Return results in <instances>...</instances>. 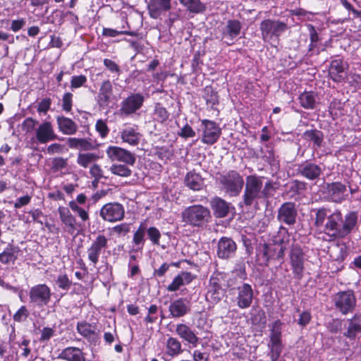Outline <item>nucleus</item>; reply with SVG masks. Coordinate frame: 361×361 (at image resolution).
<instances>
[{
  "mask_svg": "<svg viewBox=\"0 0 361 361\" xmlns=\"http://www.w3.org/2000/svg\"><path fill=\"white\" fill-rule=\"evenodd\" d=\"M153 116L156 121L164 123L168 121L170 114L160 103H157L154 106Z\"/></svg>",
  "mask_w": 361,
  "mask_h": 361,
  "instance_id": "c03bdc74",
  "label": "nucleus"
},
{
  "mask_svg": "<svg viewBox=\"0 0 361 361\" xmlns=\"http://www.w3.org/2000/svg\"><path fill=\"white\" fill-rule=\"evenodd\" d=\"M237 245L232 238L222 237L218 242L217 256L221 259H227L235 255Z\"/></svg>",
  "mask_w": 361,
  "mask_h": 361,
  "instance_id": "aec40b11",
  "label": "nucleus"
},
{
  "mask_svg": "<svg viewBox=\"0 0 361 361\" xmlns=\"http://www.w3.org/2000/svg\"><path fill=\"white\" fill-rule=\"evenodd\" d=\"M326 188L329 198L334 202L341 203L348 197L347 186L341 182L326 183Z\"/></svg>",
  "mask_w": 361,
  "mask_h": 361,
  "instance_id": "6ab92c4d",
  "label": "nucleus"
},
{
  "mask_svg": "<svg viewBox=\"0 0 361 361\" xmlns=\"http://www.w3.org/2000/svg\"><path fill=\"white\" fill-rule=\"evenodd\" d=\"M104 65L111 73L116 74L117 76L120 75L121 70L115 61L111 59H104Z\"/></svg>",
  "mask_w": 361,
  "mask_h": 361,
  "instance_id": "bf43d9fd",
  "label": "nucleus"
},
{
  "mask_svg": "<svg viewBox=\"0 0 361 361\" xmlns=\"http://www.w3.org/2000/svg\"><path fill=\"white\" fill-rule=\"evenodd\" d=\"M195 279V276L189 271H182L177 275L169 284L166 290L169 292H175L180 289L183 286L189 284Z\"/></svg>",
  "mask_w": 361,
  "mask_h": 361,
  "instance_id": "cd10ccee",
  "label": "nucleus"
},
{
  "mask_svg": "<svg viewBox=\"0 0 361 361\" xmlns=\"http://www.w3.org/2000/svg\"><path fill=\"white\" fill-rule=\"evenodd\" d=\"M209 357L208 353L201 352L199 350H195L192 354L194 361H209Z\"/></svg>",
  "mask_w": 361,
  "mask_h": 361,
  "instance_id": "774afa93",
  "label": "nucleus"
},
{
  "mask_svg": "<svg viewBox=\"0 0 361 361\" xmlns=\"http://www.w3.org/2000/svg\"><path fill=\"white\" fill-rule=\"evenodd\" d=\"M95 128L102 137H105L109 132V129L106 122L102 119H99L97 121Z\"/></svg>",
  "mask_w": 361,
  "mask_h": 361,
  "instance_id": "0e129e2a",
  "label": "nucleus"
},
{
  "mask_svg": "<svg viewBox=\"0 0 361 361\" xmlns=\"http://www.w3.org/2000/svg\"><path fill=\"white\" fill-rule=\"evenodd\" d=\"M73 94L71 92H66L63 94L62 98V109L66 112H69L72 109L73 103Z\"/></svg>",
  "mask_w": 361,
  "mask_h": 361,
  "instance_id": "680f3d73",
  "label": "nucleus"
},
{
  "mask_svg": "<svg viewBox=\"0 0 361 361\" xmlns=\"http://www.w3.org/2000/svg\"><path fill=\"white\" fill-rule=\"evenodd\" d=\"M279 183L273 182L272 180L267 181L264 185L262 186L263 198H269L274 195V192L279 188Z\"/></svg>",
  "mask_w": 361,
  "mask_h": 361,
  "instance_id": "603ef678",
  "label": "nucleus"
},
{
  "mask_svg": "<svg viewBox=\"0 0 361 361\" xmlns=\"http://www.w3.org/2000/svg\"><path fill=\"white\" fill-rule=\"evenodd\" d=\"M51 99L50 98L42 99L37 105V111L46 114L50 109Z\"/></svg>",
  "mask_w": 361,
  "mask_h": 361,
  "instance_id": "338daca9",
  "label": "nucleus"
},
{
  "mask_svg": "<svg viewBox=\"0 0 361 361\" xmlns=\"http://www.w3.org/2000/svg\"><path fill=\"white\" fill-rule=\"evenodd\" d=\"M300 104L305 109H313L315 108L316 94L314 92H304L298 97Z\"/></svg>",
  "mask_w": 361,
  "mask_h": 361,
  "instance_id": "ea45409f",
  "label": "nucleus"
},
{
  "mask_svg": "<svg viewBox=\"0 0 361 361\" xmlns=\"http://www.w3.org/2000/svg\"><path fill=\"white\" fill-rule=\"evenodd\" d=\"M314 212V225L317 228H322L329 241L347 238L357 226L358 215L356 212H350L344 216L341 212L336 209L332 212L328 207L313 209Z\"/></svg>",
  "mask_w": 361,
  "mask_h": 361,
  "instance_id": "f257e3e1",
  "label": "nucleus"
},
{
  "mask_svg": "<svg viewBox=\"0 0 361 361\" xmlns=\"http://www.w3.org/2000/svg\"><path fill=\"white\" fill-rule=\"evenodd\" d=\"M298 216L295 203L286 202L278 209L276 219L279 223L291 226L296 224Z\"/></svg>",
  "mask_w": 361,
  "mask_h": 361,
  "instance_id": "f8f14e48",
  "label": "nucleus"
},
{
  "mask_svg": "<svg viewBox=\"0 0 361 361\" xmlns=\"http://www.w3.org/2000/svg\"><path fill=\"white\" fill-rule=\"evenodd\" d=\"M29 313L25 306H21V307L13 315L14 321L17 322H21L25 321L28 317Z\"/></svg>",
  "mask_w": 361,
  "mask_h": 361,
  "instance_id": "69168bd1",
  "label": "nucleus"
},
{
  "mask_svg": "<svg viewBox=\"0 0 361 361\" xmlns=\"http://www.w3.org/2000/svg\"><path fill=\"white\" fill-rule=\"evenodd\" d=\"M184 184L190 190L199 191L203 188L204 179L195 170L188 172L184 178Z\"/></svg>",
  "mask_w": 361,
  "mask_h": 361,
  "instance_id": "7c9ffc66",
  "label": "nucleus"
},
{
  "mask_svg": "<svg viewBox=\"0 0 361 361\" xmlns=\"http://www.w3.org/2000/svg\"><path fill=\"white\" fill-rule=\"evenodd\" d=\"M303 137L309 141H312L317 147H320L324 141V133L317 129L307 130L303 133Z\"/></svg>",
  "mask_w": 361,
  "mask_h": 361,
  "instance_id": "79ce46f5",
  "label": "nucleus"
},
{
  "mask_svg": "<svg viewBox=\"0 0 361 361\" xmlns=\"http://www.w3.org/2000/svg\"><path fill=\"white\" fill-rule=\"evenodd\" d=\"M59 217L62 223L67 228V231L70 233H73L76 229V219L71 213L69 209L65 207H59L58 209Z\"/></svg>",
  "mask_w": 361,
  "mask_h": 361,
  "instance_id": "2f4dec72",
  "label": "nucleus"
},
{
  "mask_svg": "<svg viewBox=\"0 0 361 361\" xmlns=\"http://www.w3.org/2000/svg\"><path fill=\"white\" fill-rule=\"evenodd\" d=\"M183 221L193 227H203L212 219L209 209L201 204L187 207L182 212Z\"/></svg>",
  "mask_w": 361,
  "mask_h": 361,
  "instance_id": "20e7f679",
  "label": "nucleus"
},
{
  "mask_svg": "<svg viewBox=\"0 0 361 361\" xmlns=\"http://www.w3.org/2000/svg\"><path fill=\"white\" fill-rule=\"evenodd\" d=\"M144 102V97L140 94H133L122 102L121 111L129 115L138 110Z\"/></svg>",
  "mask_w": 361,
  "mask_h": 361,
  "instance_id": "4be33fe9",
  "label": "nucleus"
},
{
  "mask_svg": "<svg viewBox=\"0 0 361 361\" xmlns=\"http://www.w3.org/2000/svg\"><path fill=\"white\" fill-rule=\"evenodd\" d=\"M59 129L64 135H73L78 130L77 124L71 118L63 116L56 117Z\"/></svg>",
  "mask_w": 361,
  "mask_h": 361,
  "instance_id": "473e14b6",
  "label": "nucleus"
},
{
  "mask_svg": "<svg viewBox=\"0 0 361 361\" xmlns=\"http://www.w3.org/2000/svg\"><path fill=\"white\" fill-rule=\"evenodd\" d=\"M113 94L111 82L109 80L102 82L97 95V102L100 107L109 106Z\"/></svg>",
  "mask_w": 361,
  "mask_h": 361,
  "instance_id": "bb28decb",
  "label": "nucleus"
},
{
  "mask_svg": "<svg viewBox=\"0 0 361 361\" xmlns=\"http://www.w3.org/2000/svg\"><path fill=\"white\" fill-rule=\"evenodd\" d=\"M263 179L264 177L257 175H249L246 177L243 195V203L246 207L257 204V200L263 198Z\"/></svg>",
  "mask_w": 361,
  "mask_h": 361,
  "instance_id": "7ed1b4c3",
  "label": "nucleus"
},
{
  "mask_svg": "<svg viewBox=\"0 0 361 361\" xmlns=\"http://www.w3.org/2000/svg\"><path fill=\"white\" fill-rule=\"evenodd\" d=\"M181 352L180 342L176 338L169 337L166 343V353L169 356L174 357Z\"/></svg>",
  "mask_w": 361,
  "mask_h": 361,
  "instance_id": "37998d69",
  "label": "nucleus"
},
{
  "mask_svg": "<svg viewBox=\"0 0 361 361\" xmlns=\"http://www.w3.org/2000/svg\"><path fill=\"white\" fill-rule=\"evenodd\" d=\"M210 206L216 218H224L228 214L231 204L219 197H215L211 200Z\"/></svg>",
  "mask_w": 361,
  "mask_h": 361,
  "instance_id": "a878e982",
  "label": "nucleus"
},
{
  "mask_svg": "<svg viewBox=\"0 0 361 361\" xmlns=\"http://www.w3.org/2000/svg\"><path fill=\"white\" fill-rule=\"evenodd\" d=\"M218 181L221 188L231 197L239 195L245 183L243 176L235 170L220 174Z\"/></svg>",
  "mask_w": 361,
  "mask_h": 361,
  "instance_id": "0eeeda50",
  "label": "nucleus"
},
{
  "mask_svg": "<svg viewBox=\"0 0 361 361\" xmlns=\"http://www.w3.org/2000/svg\"><path fill=\"white\" fill-rule=\"evenodd\" d=\"M111 172L121 177H128L131 175V170L126 166L122 164H114L110 168Z\"/></svg>",
  "mask_w": 361,
  "mask_h": 361,
  "instance_id": "3c124183",
  "label": "nucleus"
},
{
  "mask_svg": "<svg viewBox=\"0 0 361 361\" xmlns=\"http://www.w3.org/2000/svg\"><path fill=\"white\" fill-rule=\"evenodd\" d=\"M348 327L344 336L354 339L357 334L361 332V315L355 314L351 319H348Z\"/></svg>",
  "mask_w": 361,
  "mask_h": 361,
  "instance_id": "4c0bfd02",
  "label": "nucleus"
},
{
  "mask_svg": "<svg viewBox=\"0 0 361 361\" xmlns=\"http://www.w3.org/2000/svg\"><path fill=\"white\" fill-rule=\"evenodd\" d=\"M124 214L123 206L118 202L106 203L101 208L99 212V215L102 219L109 222L122 220Z\"/></svg>",
  "mask_w": 361,
  "mask_h": 361,
  "instance_id": "2eb2a0df",
  "label": "nucleus"
},
{
  "mask_svg": "<svg viewBox=\"0 0 361 361\" xmlns=\"http://www.w3.org/2000/svg\"><path fill=\"white\" fill-rule=\"evenodd\" d=\"M288 29L287 23L279 20L265 19L259 24L261 37L264 42H279L280 36Z\"/></svg>",
  "mask_w": 361,
  "mask_h": 361,
  "instance_id": "423d86ee",
  "label": "nucleus"
},
{
  "mask_svg": "<svg viewBox=\"0 0 361 361\" xmlns=\"http://www.w3.org/2000/svg\"><path fill=\"white\" fill-rule=\"evenodd\" d=\"M70 148L88 151L94 149V145L85 138L69 137L67 140Z\"/></svg>",
  "mask_w": 361,
  "mask_h": 361,
  "instance_id": "58836bf2",
  "label": "nucleus"
},
{
  "mask_svg": "<svg viewBox=\"0 0 361 361\" xmlns=\"http://www.w3.org/2000/svg\"><path fill=\"white\" fill-rule=\"evenodd\" d=\"M59 358L68 361H86L83 353L78 348L68 347L62 350Z\"/></svg>",
  "mask_w": 361,
  "mask_h": 361,
  "instance_id": "f704fd0d",
  "label": "nucleus"
},
{
  "mask_svg": "<svg viewBox=\"0 0 361 361\" xmlns=\"http://www.w3.org/2000/svg\"><path fill=\"white\" fill-rule=\"evenodd\" d=\"M147 226L145 223H141L137 230L134 233L133 238V243L137 247L135 251L142 250L145 242V233Z\"/></svg>",
  "mask_w": 361,
  "mask_h": 361,
  "instance_id": "a19ab883",
  "label": "nucleus"
},
{
  "mask_svg": "<svg viewBox=\"0 0 361 361\" xmlns=\"http://www.w3.org/2000/svg\"><path fill=\"white\" fill-rule=\"evenodd\" d=\"M178 135L184 139H187L194 137L196 134L192 127L187 123L180 129Z\"/></svg>",
  "mask_w": 361,
  "mask_h": 361,
  "instance_id": "e2e57ef3",
  "label": "nucleus"
},
{
  "mask_svg": "<svg viewBox=\"0 0 361 361\" xmlns=\"http://www.w3.org/2000/svg\"><path fill=\"white\" fill-rule=\"evenodd\" d=\"M154 154L161 160H169L173 153L168 147H161L157 149Z\"/></svg>",
  "mask_w": 361,
  "mask_h": 361,
  "instance_id": "052dcab7",
  "label": "nucleus"
},
{
  "mask_svg": "<svg viewBox=\"0 0 361 361\" xmlns=\"http://www.w3.org/2000/svg\"><path fill=\"white\" fill-rule=\"evenodd\" d=\"M187 11L193 14L203 13L207 10V5L201 0H178Z\"/></svg>",
  "mask_w": 361,
  "mask_h": 361,
  "instance_id": "72a5a7b5",
  "label": "nucleus"
},
{
  "mask_svg": "<svg viewBox=\"0 0 361 361\" xmlns=\"http://www.w3.org/2000/svg\"><path fill=\"white\" fill-rule=\"evenodd\" d=\"M237 292L235 302L237 306L240 309H247L250 307L254 293L251 285L243 283L235 288Z\"/></svg>",
  "mask_w": 361,
  "mask_h": 361,
  "instance_id": "dca6fc26",
  "label": "nucleus"
},
{
  "mask_svg": "<svg viewBox=\"0 0 361 361\" xmlns=\"http://www.w3.org/2000/svg\"><path fill=\"white\" fill-rule=\"evenodd\" d=\"M191 310L190 303L186 298H180L171 302L169 307L170 317L172 318L183 317Z\"/></svg>",
  "mask_w": 361,
  "mask_h": 361,
  "instance_id": "412c9836",
  "label": "nucleus"
},
{
  "mask_svg": "<svg viewBox=\"0 0 361 361\" xmlns=\"http://www.w3.org/2000/svg\"><path fill=\"white\" fill-rule=\"evenodd\" d=\"M286 185L288 188L287 192L290 193L291 196L299 195L307 188V183L299 180H293Z\"/></svg>",
  "mask_w": 361,
  "mask_h": 361,
  "instance_id": "a18cd8bd",
  "label": "nucleus"
},
{
  "mask_svg": "<svg viewBox=\"0 0 361 361\" xmlns=\"http://www.w3.org/2000/svg\"><path fill=\"white\" fill-rule=\"evenodd\" d=\"M120 35H127L130 36L135 35L133 32L130 31H118L111 28H104L102 30V35L109 37H115Z\"/></svg>",
  "mask_w": 361,
  "mask_h": 361,
  "instance_id": "5fc2aeb1",
  "label": "nucleus"
},
{
  "mask_svg": "<svg viewBox=\"0 0 361 361\" xmlns=\"http://www.w3.org/2000/svg\"><path fill=\"white\" fill-rule=\"evenodd\" d=\"M171 0H150L147 6L151 18L157 19L163 11H167L171 8Z\"/></svg>",
  "mask_w": 361,
  "mask_h": 361,
  "instance_id": "393cba45",
  "label": "nucleus"
},
{
  "mask_svg": "<svg viewBox=\"0 0 361 361\" xmlns=\"http://www.w3.org/2000/svg\"><path fill=\"white\" fill-rule=\"evenodd\" d=\"M99 157L95 153H80L78 156L77 163L87 168L91 163L97 161Z\"/></svg>",
  "mask_w": 361,
  "mask_h": 361,
  "instance_id": "09e8293b",
  "label": "nucleus"
},
{
  "mask_svg": "<svg viewBox=\"0 0 361 361\" xmlns=\"http://www.w3.org/2000/svg\"><path fill=\"white\" fill-rule=\"evenodd\" d=\"M289 257L294 277L298 280L301 279L305 270V253L298 243H292L289 251Z\"/></svg>",
  "mask_w": 361,
  "mask_h": 361,
  "instance_id": "1a4fd4ad",
  "label": "nucleus"
},
{
  "mask_svg": "<svg viewBox=\"0 0 361 361\" xmlns=\"http://www.w3.org/2000/svg\"><path fill=\"white\" fill-rule=\"evenodd\" d=\"M203 97L206 100L207 104L211 106V107L219 104V96L217 92L215 91L212 86H207L204 89Z\"/></svg>",
  "mask_w": 361,
  "mask_h": 361,
  "instance_id": "49530a36",
  "label": "nucleus"
},
{
  "mask_svg": "<svg viewBox=\"0 0 361 361\" xmlns=\"http://www.w3.org/2000/svg\"><path fill=\"white\" fill-rule=\"evenodd\" d=\"M268 347L270 350L269 356L271 361H277L280 357L282 350V341L269 342Z\"/></svg>",
  "mask_w": 361,
  "mask_h": 361,
  "instance_id": "8fccbe9b",
  "label": "nucleus"
},
{
  "mask_svg": "<svg viewBox=\"0 0 361 361\" xmlns=\"http://www.w3.org/2000/svg\"><path fill=\"white\" fill-rule=\"evenodd\" d=\"M347 66L343 59H334L331 62L329 74L330 78L336 82H341L344 80L343 73Z\"/></svg>",
  "mask_w": 361,
  "mask_h": 361,
  "instance_id": "c85d7f7f",
  "label": "nucleus"
},
{
  "mask_svg": "<svg viewBox=\"0 0 361 361\" xmlns=\"http://www.w3.org/2000/svg\"><path fill=\"white\" fill-rule=\"evenodd\" d=\"M108 240L104 235H98L87 249L88 259L94 264L98 262L102 250L108 247Z\"/></svg>",
  "mask_w": 361,
  "mask_h": 361,
  "instance_id": "a211bd4d",
  "label": "nucleus"
},
{
  "mask_svg": "<svg viewBox=\"0 0 361 361\" xmlns=\"http://www.w3.org/2000/svg\"><path fill=\"white\" fill-rule=\"evenodd\" d=\"M333 302L336 310L345 315L352 313L355 310L356 298L353 290H348L337 293L333 298Z\"/></svg>",
  "mask_w": 361,
  "mask_h": 361,
  "instance_id": "6e6552de",
  "label": "nucleus"
},
{
  "mask_svg": "<svg viewBox=\"0 0 361 361\" xmlns=\"http://www.w3.org/2000/svg\"><path fill=\"white\" fill-rule=\"evenodd\" d=\"M282 322L279 319H277L272 323L269 334V342L282 341Z\"/></svg>",
  "mask_w": 361,
  "mask_h": 361,
  "instance_id": "de8ad7c7",
  "label": "nucleus"
},
{
  "mask_svg": "<svg viewBox=\"0 0 361 361\" xmlns=\"http://www.w3.org/2000/svg\"><path fill=\"white\" fill-rule=\"evenodd\" d=\"M324 171L322 164H316L311 161H305L298 165L297 173L298 175L308 180H317L319 179Z\"/></svg>",
  "mask_w": 361,
  "mask_h": 361,
  "instance_id": "4468645a",
  "label": "nucleus"
},
{
  "mask_svg": "<svg viewBox=\"0 0 361 361\" xmlns=\"http://www.w3.org/2000/svg\"><path fill=\"white\" fill-rule=\"evenodd\" d=\"M56 283L57 284L59 288L67 291L71 286L72 281L69 280L67 275L61 274L58 276L56 280Z\"/></svg>",
  "mask_w": 361,
  "mask_h": 361,
  "instance_id": "864d4df0",
  "label": "nucleus"
},
{
  "mask_svg": "<svg viewBox=\"0 0 361 361\" xmlns=\"http://www.w3.org/2000/svg\"><path fill=\"white\" fill-rule=\"evenodd\" d=\"M20 251L18 246L14 245L12 243H8L4 251L0 253V262L5 265L14 264Z\"/></svg>",
  "mask_w": 361,
  "mask_h": 361,
  "instance_id": "c756f323",
  "label": "nucleus"
},
{
  "mask_svg": "<svg viewBox=\"0 0 361 361\" xmlns=\"http://www.w3.org/2000/svg\"><path fill=\"white\" fill-rule=\"evenodd\" d=\"M243 27L242 23L236 19H229L221 28V40L228 45L235 44Z\"/></svg>",
  "mask_w": 361,
  "mask_h": 361,
  "instance_id": "9b49d317",
  "label": "nucleus"
},
{
  "mask_svg": "<svg viewBox=\"0 0 361 361\" xmlns=\"http://www.w3.org/2000/svg\"><path fill=\"white\" fill-rule=\"evenodd\" d=\"M342 320L339 319H333L326 324L328 331L332 334H337L342 329Z\"/></svg>",
  "mask_w": 361,
  "mask_h": 361,
  "instance_id": "4d7b16f0",
  "label": "nucleus"
},
{
  "mask_svg": "<svg viewBox=\"0 0 361 361\" xmlns=\"http://www.w3.org/2000/svg\"><path fill=\"white\" fill-rule=\"evenodd\" d=\"M146 233H147L149 239L154 245H159V239L161 238V233L155 227H149L147 228Z\"/></svg>",
  "mask_w": 361,
  "mask_h": 361,
  "instance_id": "6e6d98bb",
  "label": "nucleus"
},
{
  "mask_svg": "<svg viewBox=\"0 0 361 361\" xmlns=\"http://www.w3.org/2000/svg\"><path fill=\"white\" fill-rule=\"evenodd\" d=\"M121 137L125 142L135 146L139 144L141 134L133 127H127L121 132Z\"/></svg>",
  "mask_w": 361,
  "mask_h": 361,
  "instance_id": "e433bc0d",
  "label": "nucleus"
},
{
  "mask_svg": "<svg viewBox=\"0 0 361 361\" xmlns=\"http://www.w3.org/2000/svg\"><path fill=\"white\" fill-rule=\"evenodd\" d=\"M36 138L39 143L45 144L58 139V136L54 133L51 123L45 121L40 124L36 130Z\"/></svg>",
  "mask_w": 361,
  "mask_h": 361,
  "instance_id": "5701e85b",
  "label": "nucleus"
},
{
  "mask_svg": "<svg viewBox=\"0 0 361 361\" xmlns=\"http://www.w3.org/2000/svg\"><path fill=\"white\" fill-rule=\"evenodd\" d=\"M284 238L274 239L268 243H259L257 248V260L260 265L268 266L271 261L282 262L286 250Z\"/></svg>",
  "mask_w": 361,
  "mask_h": 361,
  "instance_id": "f03ea898",
  "label": "nucleus"
},
{
  "mask_svg": "<svg viewBox=\"0 0 361 361\" xmlns=\"http://www.w3.org/2000/svg\"><path fill=\"white\" fill-rule=\"evenodd\" d=\"M176 333L181 339L192 347H196L199 343L200 338L195 331L185 324H178L176 327Z\"/></svg>",
  "mask_w": 361,
  "mask_h": 361,
  "instance_id": "b1692460",
  "label": "nucleus"
},
{
  "mask_svg": "<svg viewBox=\"0 0 361 361\" xmlns=\"http://www.w3.org/2000/svg\"><path fill=\"white\" fill-rule=\"evenodd\" d=\"M87 80V77L84 75H73L71 80V88L73 90L82 87Z\"/></svg>",
  "mask_w": 361,
  "mask_h": 361,
  "instance_id": "13d9d810",
  "label": "nucleus"
},
{
  "mask_svg": "<svg viewBox=\"0 0 361 361\" xmlns=\"http://www.w3.org/2000/svg\"><path fill=\"white\" fill-rule=\"evenodd\" d=\"M77 331L89 341L97 343L99 340V335L92 329V326L86 322H82L77 324Z\"/></svg>",
  "mask_w": 361,
  "mask_h": 361,
  "instance_id": "c9c22d12",
  "label": "nucleus"
},
{
  "mask_svg": "<svg viewBox=\"0 0 361 361\" xmlns=\"http://www.w3.org/2000/svg\"><path fill=\"white\" fill-rule=\"evenodd\" d=\"M225 276L222 273L214 272L207 286L206 300L213 305L218 304L226 296Z\"/></svg>",
  "mask_w": 361,
  "mask_h": 361,
  "instance_id": "39448f33",
  "label": "nucleus"
},
{
  "mask_svg": "<svg viewBox=\"0 0 361 361\" xmlns=\"http://www.w3.org/2000/svg\"><path fill=\"white\" fill-rule=\"evenodd\" d=\"M51 289L46 284L35 285L29 291L30 303L39 308L47 306L51 300Z\"/></svg>",
  "mask_w": 361,
  "mask_h": 361,
  "instance_id": "9d476101",
  "label": "nucleus"
},
{
  "mask_svg": "<svg viewBox=\"0 0 361 361\" xmlns=\"http://www.w3.org/2000/svg\"><path fill=\"white\" fill-rule=\"evenodd\" d=\"M106 154L112 161L124 162L131 166H133L136 161V157L134 154L127 149L116 146H110L106 150Z\"/></svg>",
  "mask_w": 361,
  "mask_h": 361,
  "instance_id": "f3484780",
  "label": "nucleus"
},
{
  "mask_svg": "<svg viewBox=\"0 0 361 361\" xmlns=\"http://www.w3.org/2000/svg\"><path fill=\"white\" fill-rule=\"evenodd\" d=\"M201 126L202 128L201 141L209 145L216 143L221 135V129L219 125L213 121L204 119L201 121Z\"/></svg>",
  "mask_w": 361,
  "mask_h": 361,
  "instance_id": "ddd939ff",
  "label": "nucleus"
}]
</instances>
